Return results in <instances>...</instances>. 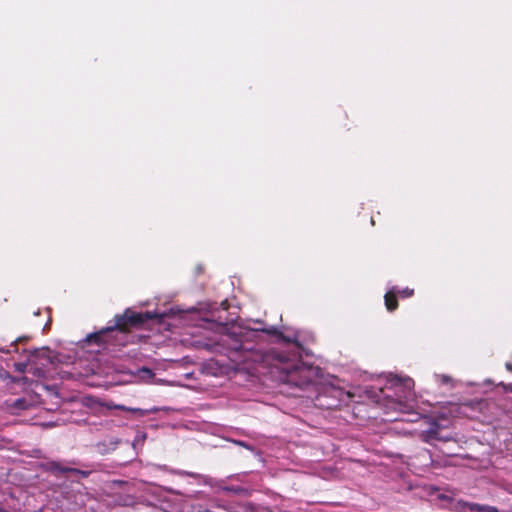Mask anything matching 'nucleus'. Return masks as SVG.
Returning <instances> with one entry per match:
<instances>
[{
  "mask_svg": "<svg viewBox=\"0 0 512 512\" xmlns=\"http://www.w3.org/2000/svg\"><path fill=\"white\" fill-rule=\"evenodd\" d=\"M217 345L237 367L249 362L269 367L279 381L300 389L314 384L322 374L319 367L299 361L305 349L297 332L284 335L274 326H239L221 335Z\"/></svg>",
  "mask_w": 512,
  "mask_h": 512,
  "instance_id": "nucleus-1",
  "label": "nucleus"
},
{
  "mask_svg": "<svg viewBox=\"0 0 512 512\" xmlns=\"http://www.w3.org/2000/svg\"><path fill=\"white\" fill-rule=\"evenodd\" d=\"M414 381L411 378L390 376L388 385L382 389L385 408L401 413H412L416 407Z\"/></svg>",
  "mask_w": 512,
  "mask_h": 512,
  "instance_id": "nucleus-2",
  "label": "nucleus"
},
{
  "mask_svg": "<svg viewBox=\"0 0 512 512\" xmlns=\"http://www.w3.org/2000/svg\"><path fill=\"white\" fill-rule=\"evenodd\" d=\"M148 318H151L148 313L140 314L135 313L131 309H127L124 314L115 316L114 325L106 327L104 330L100 331L99 334H95L94 337L96 341H100L101 335L107 332L118 331L124 334L130 326L142 324Z\"/></svg>",
  "mask_w": 512,
  "mask_h": 512,
  "instance_id": "nucleus-3",
  "label": "nucleus"
},
{
  "mask_svg": "<svg viewBox=\"0 0 512 512\" xmlns=\"http://www.w3.org/2000/svg\"><path fill=\"white\" fill-rule=\"evenodd\" d=\"M458 512H512V506L507 509H499L495 506L459 501L456 504Z\"/></svg>",
  "mask_w": 512,
  "mask_h": 512,
  "instance_id": "nucleus-4",
  "label": "nucleus"
},
{
  "mask_svg": "<svg viewBox=\"0 0 512 512\" xmlns=\"http://www.w3.org/2000/svg\"><path fill=\"white\" fill-rule=\"evenodd\" d=\"M414 291L409 288H405L402 290H399L396 287H392L387 293L385 294V305L389 311H393L397 308L398 303L396 300V296L399 295L402 298H408L413 295Z\"/></svg>",
  "mask_w": 512,
  "mask_h": 512,
  "instance_id": "nucleus-5",
  "label": "nucleus"
},
{
  "mask_svg": "<svg viewBox=\"0 0 512 512\" xmlns=\"http://www.w3.org/2000/svg\"><path fill=\"white\" fill-rule=\"evenodd\" d=\"M440 429H441V425L439 423H437L436 421L431 422L430 427L420 434L421 440L428 444H432L433 441H435V440H439V441H443V442L450 441L452 439V437L439 435Z\"/></svg>",
  "mask_w": 512,
  "mask_h": 512,
  "instance_id": "nucleus-6",
  "label": "nucleus"
},
{
  "mask_svg": "<svg viewBox=\"0 0 512 512\" xmlns=\"http://www.w3.org/2000/svg\"><path fill=\"white\" fill-rule=\"evenodd\" d=\"M28 352V361L33 365L47 366L52 363L51 351L48 348L35 349Z\"/></svg>",
  "mask_w": 512,
  "mask_h": 512,
  "instance_id": "nucleus-7",
  "label": "nucleus"
},
{
  "mask_svg": "<svg viewBox=\"0 0 512 512\" xmlns=\"http://www.w3.org/2000/svg\"><path fill=\"white\" fill-rule=\"evenodd\" d=\"M33 406V402L31 399L22 397L15 400H6L5 407L6 409L12 413L17 414L20 411L28 410Z\"/></svg>",
  "mask_w": 512,
  "mask_h": 512,
  "instance_id": "nucleus-8",
  "label": "nucleus"
},
{
  "mask_svg": "<svg viewBox=\"0 0 512 512\" xmlns=\"http://www.w3.org/2000/svg\"><path fill=\"white\" fill-rule=\"evenodd\" d=\"M106 407L108 409H119V410L128 411V412H132V413H137L140 416H145V415H147L149 413H154V412L158 411L157 408H152L151 410H143V409H140V408L126 407L124 405H116V404H114L112 402L107 403Z\"/></svg>",
  "mask_w": 512,
  "mask_h": 512,
  "instance_id": "nucleus-9",
  "label": "nucleus"
},
{
  "mask_svg": "<svg viewBox=\"0 0 512 512\" xmlns=\"http://www.w3.org/2000/svg\"><path fill=\"white\" fill-rule=\"evenodd\" d=\"M119 444V440L116 438H110L97 444V449L101 454H107L114 451Z\"/></svg>",
  "mask_w": 512,
  "mask_h": 512,
  "instance_id": "nucleus-10",
  "label": "nucleus"
},
{
  "mask_svg": "<svg viewBox=\"0 0 512 512\" xmlns=\"http://www.w3.org/2000/svg\"><path fill=\"white\" fill-rule=\"evenodd\" d=\"M142 381H150L154 377V372L148 367H142L135 374Z\"/></svg>",
  "mask_w": 512,
  "mask_h": 512,
  "instance_id": "nucleus-11",
  "label": "nucleus"
},
{
  "mask_svg": "<svg viewBox=\"0 0 512 512\" xmlns=\"http://www.w3.org/2000/svg\"><path fill=\"white\" fill-rule=\"evenodd\" d=\"M27 339H28L27 337H19V338H17L15 341H13V342L11 343V345H10L11 347H13V348H14V349H13V352H17V351H18V350H17V347H16V345H17V343H18V342H22V341H25V340H27ZM0 352L8 354V353H11V352H12V350H11V349H8V348H3V347H2V348H0Z\"/></svg>",
  "mask_w": 512,
  "mask_h": 512,
  "instance_id": "nucleus-12",
  "label": "nucleus"
},
{
  "mask_svg": "<svg viewBox=\"0 0 512 512\" xmlns=\"http://www.w3.org/2000/svg\"><path fill=\"white\" fill-rule=\"evenodd\" d=\"M31 365L33 366V364L29 363V361L27 360L26 362H18V363H15L14 364V368L17 372L19 373H24L26 372L27 370V367Z\"/></svg>",
  "mask_w": 512,
  "mask_h": 512,
  "instance_id": "nucleus-13",
  "label": "nucleus"
},
{
  "mask_svg": "<svg viewBox=\"0 0 512 512\" xmlns=\"http://www.w3.org/2000/svg\"><path fill=\"white\" fill-rule=\"evenodd\" d=\"M50 467H51L52 471L59 472V473H69V469H70L67 467H63L59 463H56V462H52L50 464Z\"/></svg>",
  "mask_w": 512,
  "mask_h": 512,
  "instance_id": "nucleus-14",
  "label": "nucleus"
},
{
  "mask_svg": "<svg viewBox=\"0 0 512 512\" xmlns=\"http://www.w3.org/2000/svg\"><path fill=\"white\" fill-rule=\"evenodd\" d=\"M35 367L32 368L33 375L37 377H44L45 376V370L44 367L40 364L34 365Z\"/></svg>",
  "mask_w": 512,
  "mask_h": 512,
  "instance_id": "nucleus-15",
  "label": "nucleus"
},
{
  "mask_svg": "<svg viewBox=\"0 0 512 512\" xmlns=\"http://www.w3.org/2000/svg\"><path fill=\"white\" fill-rule=\"evenodd\" d=\"M69 473L80 475L83 478H86V477H88L90 475V471L80 470V469H77V468L69 469Z\"/></svg>",
  "mask_w": 512,
  "mask_h": 512,
  "instance_id": "nucleus-16",
  "label": "nucleus"
},
{
  "mask_svg": "<svg viewBox=\"0 0 512 512\" xmlns=\"http://www.w3.org/2000/svg\"><path fill=\"white\" fill-rule=\"evenodd\" d=\"M7 379H10L12 382L16 381L15 378L9 374V372L0 367V380L5 381Z\"/></svg>",
  "mask_w": 512,
  "mask_h": 512,
  "instance_id": "nucleus-17",
  "label": "nucleus"
},
{
  "mask_svg": "<svg viewBox=\"0 0 512 512\" xmlns=\"http://www.w3.org/2000/svg\"><path fill=\"white\" fill-rule=\"evenodd\" d=\"M180 475H185V476H191V477H194V478H201L202 476L200 474H197V473H193V472H187V471H181L179 472Z\"/></svg>",
  "mask_w": 512,
  "mask_h": 512,
  "instance_id": "nucleus-18",
  "label": "nucleus"
},
{
  "mask_svg": "<svg viewBox=\"0 0 512 512\" xmlns=\"http://www.w3.org/2000/svg\"><path fill=\"white\" fill-rule=\"evenodd\" d=\"M441 380H442V383L446 384V383H448L451 380V378L449 376H447V375H442L441 376Z\"/></svg>",
  "mask_w": 512,
  "mask_h": 512,
  "instance_id": "nucleus-19",
  "label": "nucleus"
},
{
  "mask_svg": "<svg viewBox=\"0 0 512 512\" xmlns=\"http://www.w3.org/2000/svg\"><path fill=\"white\" fill-rule=\"evenodd\" d=\"M236 444L240 445V446H243L247 449H250V446L248 444H246L245 442L243 441H235Z\"/></svg>",
  "mask_w": 512,
  "mask_h": 512,
  "instance_id": "nucleus-20",
  "label": "nucleus"
},
{
  "mask_svg": "<svg viewBox=\"0 0 512 512\" xmlns=\"http://www.w3.org/2000/svg\"><path fill=\"white\" fill-rule=\"evenodd\" d=\"M221 306L223 307V309H224V310L228 309L227 301H226V300H225V301H223V302L221 303Z\"/></svg>",
  "mask_w": 512,
  "mask_h": 512,
  "instance_id": "nucleus-21",
  "label": "nucleus"
},
{
  "mask_svg": "<svg viewBox=\"0 0 512 512\" xmlns=\"http://www.w3.org/2000/svg\"><path fill=\"white\" fill-rule=\"evenodd\" d=\"M506 390L512 392V383L506 386Z\"/></svg>",
  "mask_w": 512,
  "mask_h": 512,
  "instance_id": "nucleus-22",
  "label": "nucleus"
},
{
  "mask_svg": "<svg viewBox=\"0 0 512 512\" xmlns=\"http://www.w3.org/2000/svg\"><path fill=\"white\" fill-rule=\"evenodd\" d=\"M506 368L509 370V371H512V365L510 363H506Z\"/></svg>",
  "mask_w": 512,
  "mask_h": 512,
  "instance_id": "nucleus-23",
  "label": "nucleus"
},
{
  "mask_svg": "<svg viewBox=\"0 0 512 512\" xmlns=\"http://www.w3.org/2000/svg\"><path fill=\"white\" fill-rule=\"evenodd\" d=\"M2 511H3V510H2V508L0 507V512H2Z\"/></svg>",
  "mask_w": 512,
  "mask_h": 512,
  "instance_id": "nucleus-24",
  "label": "nucleus"
}]
</instances>
